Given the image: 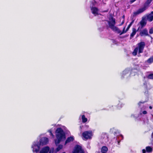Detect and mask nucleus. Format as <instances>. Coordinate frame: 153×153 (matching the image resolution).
I'll use <instances>...</instances> for the list:
<instances>
[{
  "mask_svg": "<svg viewBox=\"0 0 153 153\" xmlns=\"http://www.w3.org/2000/svg\"><path fill=\"white\" fill-rule=\"evenodd\" d=\"M108 24L109 27L110 28L114 31L118 33H120V35L126 33L128 31L126 30H126H125V27H124L122 32L121 33L120 30L117 27L114 26L115 24V20L113 18H111L110 19L109 21H108Z\"/></svg>",
  "mask_w": 153,
  "mask_h": 153,
  "instance_id": "f257e3e1",
  "label": "nucleus"
},
{
  "mask_svg": "<svg viewBox=\"0 0 153 153\" xmlns=\"http://www.w3.org/2000/svg\"><path fill=\"white\" fill-rule=\"evenodd\" d=\"M56 140H55L56 145L58 144L62 139L65 138V135L63 130L60 128H58L56 131Z\"/></svg>",
  "mask_w": 153,
  "mask_h": 153,
  "instance_id": "f03ea898",
  "label": "nucleus"
},
{
  "mask_svg": "<svg viewBox=\"0 0 153 153\" xmlns=\"http://www.w3.org/2000/svg\"><path fill=\"white\" fill-rule=\"evenodd\" d=\"M145 45L144 42H141L137 44V47L134 49L132 54L134 56H136L138 53L139 54L142 53L143 52L144 48Z\"/></svg>",
  "mask_w": 153,
  "mask_h": 153,
  "instance_id": "7ed1b4c3",
  "label": "nucleus"
},
{
  "mask_svg": "<svg viewBox=\"0 0 153 153\" xmlns=\"http://www.w3.org/2000/svg\"><path fill=\"white\" fill-rule=\"evenodd\" d=\"M40 146V144L38 141H34L31 146L33 152L38 153L39 151Z\"/></svg>",
  "mask_w": 153,
  "mask_h": 153,
  "instance_id": "20e7f679",
  "label": "nucleus"
},
{
  "mask_svg": "<svg viewBox=\"0 0 153 153\" xmlns=\"http://www.w3.org/2000/svg\"><path fill=\"white\" fill-rule=\"evenodd\" d=\"M145 102H140L138 103V105L140 107L142 106V107L140 108V111L139 116H142L143 115H145L147 114V111L145 110L146 109L147 107L145 105H143V104Z\"/></svg>",
  "mask_w": 153,
  "mask_h": 153,
  "instance_id": "39448f33",
  "label": "nucleus"
},
{
  "mask_svg": "<svg viewBox=\"0 0 153 153\" xmlns=\"http://www.w3.org/2000/svg\"><path fill=\"white\" fill-rule=\"evenodd\" d=\"M82 136L84 140H87L91 138L93 133L91 131H85L82 133Z\"/></svg>",
  "mask_w": 153,
  "mask_h": 153,
  "instance_id": "423d86ee",
  "label": "nucleus"
},
{
  "mask_svg": "<svg viewBox=\"0 0 153 153\" xmlns=\"http://www.w3.org/2000/svg\"><path fill=\"white\" fill-rule=\"evenodd\" d=\"M54 149L52 148L50 150V148L48 146H46L42 148L39 151V153H48L49 151V153H53Z\"/></svg>",
  "mask_w": 153,
  "mask_h": 153,
  "instance_id": "0eeeda50",
  "label": "nucleus"
},
{
  "mask_svg": "<svg viewBox=\"0 0 153 153\" xmlns=\"http://www.w3.org/2000/svg\"><path fill=\"white\" fill-rule=\"evenodd\" d=\"M73 153H84L82 147L78 145H76L73 151Z\"/></svg>",
  "mask_w": 153,
  "mask_h": 153,
  "instance_id": "6e6552de",
  "label": "nucleus"
},
{
  "mask_svg": "<svg viewBox=\"0 0 153 153\" xmlns=\"http://www.w3.org/2000/svg\"><path fill=\"white\" fill-rule=\"evenodd\" d=\"M147 6H146V5H144L143 7H141L137 11L134 12V15L136 16L142 13L147 9Z\"/></svg>",
  "mask_w": 153,
  "mask_h": 153,
  "instance_id": "1a4fd4ad",
  "label": "nucleus"
},
{
  "mask_svg": "<svg viewBox=\"0 0 153 153\" xmlns=\"http://www.w3.org/2000/svg\"><path fill=\"white\" fill-rule=\"evenodd\" d=\"M100 140L102 143H106L108 141V139L106 134L102 133L101 135Z\"/></svg>",
  "mask_w": 153,
  "mask_h": 153,
  "instance_id": "9d476101",
  "label": "nucleus"
},
{
  "mask_svg": "<svg viewBox=\"0 0 153 153\" xmlns=\"http://www.w3.org/2000/svg\"><path fill=\"white\" fill-rule=\"evenodd\" d=\"M140 34L141 36H148L149 35L148 30L146 28H144L140 31Z\"/></svg>",
  "mask_w": 153,
  "mask_h": 153,
  "instance_id": "9b49d317",
  "label": "nucleus"
},
{
  "mask_svg": "<svg viewBox=\"0 0 153 153\" xmlns=\"http://www.w3.org/2000/svg\"><path fill=\"white\" fill-rule=\"evenodd\" d=\"M48 142V139L46 137H43L40 140L39 143L41 145H46Z\"/></svg>",
  "mask_w": 153,
  "mask_h": 153,
  "instance_id": "f8f14e48",
  "label": "nucleus"
},
{
  "mask_svg": "<svg viewBox=\"0 0 153 153\" xmlns=\"http://www.w3.org/2000/svg\"><path fill=\"white\" fill-rule=\"evenodd\" d=\"M130 73V72L128 69H126L123 71L122 73V76L127 78L129 76Z\"/></svg>",
  "mask_w": 153,
  "mask_h": 153,
  "instance_id": "ddd939ff",
  "label": "nucleus"
},
{
  "mask_svg": "<svg viewBox=\"0 0 153 153\" xmlns=\"http://www.w3.org/2000/svg\"><path fill=\"white\" fill-rule=\"evenodd\" d=\"M146 19H147L150 22L152 21L153 20V11H152L149 15L144 17Z\"/></svg>",
  "mask_w": 153,
  "mask_h": 153,
  "instance_id": "4468645a",
  "label": "nucleus"
},
{
  "mask_svg": "<svg viewBox=\"0 0 153 153\" xmlns=\"http://www.w3.org/2000/svg\"><path fill=\"white\" fill-rule=\"evenodd\" d=\"M91 10L92 13L95 16L98 15V10L97 8L95 7H92L91 8Z\"/></svg>",
  "mask_w": 153,
  "mask_h": 153,
  "instance_id": "2eb2a0df",
  "label": "nucleus"
},
{
  "mask_svg": "<svg viewBox=\"0 0 153 153\" xmlns=\"http://www.w3.org/2000/svg\"><path fill=\"white\" fill-rule=\"evenodd\" d=\"M146 19L145 18H143L142 20L140 22V24L141 26V27L142 28L145 26L146 24Z\"/></svg>",
  "mask_w": 153,
  "mask_h": 153,
  "instance_id": "dca6fc26",
  "label": "nucleus"
},
{
  "mask_svg": "<svg viewBox=\"0 0 153 153\" xmlns=\"http://www.w3.org/2000/svg\"><path fill=\"white\" fill-rule=\"evenodd\" d=\"M74 140V137L73 136H71L67 138L65 142V144L68 143Z\"/></svg>",
  "mask_w": 153,
  "mask_h": 153,
  "instance_id": "f3484780",
  "label": "nucleus"
},
{
  "mask_svg": "<svg viewBox=\"0 0 153 153\" xmlns=\"http://www.w3.org/2000/svg\"><path fill=\"white\" fill-rule=\"evenodd\" d=\"M132 32L131 34L130 35V38L131 39L133 36H134V35L136 34L137 32V30L135 28H133L132 29Z\"/></svg>",
  "mask_w": 153,
  "mask_h": 153,
  "instance_id": "a211bd4d",
  "label": "nucleus"
},
{
  "mask_svg": "<svg viewBox=\"0 0 153 153\" xmlns=\"http://www.w3.org/2000/svg\"><path fill=\"white\" fill-rule=\"evenodd\" d=\"M107 150L108 148L106 147L103 146L101 149V151L102 153H106Z\"/></svg>",
  "mask_w": 153,
  "mask_h": 153,
  "instance_id": "6ab92c4d",
  "label": "nucleus"
},
{
  "mask_svg": "<svg viewBox=\"0 0 153 153\" xmlns=\"http://www.w3.org/2000/svg\"><path fill=\"white\" fill-rule=\"evenodd\" d=\"M146 62L149 64H151L153 62V56L151 57L149 59L146 61Z\"/></svg>",
  "mask_w": 153,
  "mask_h": 153,
  "instance_id": "aec40b11",
  "label": "nucleus"
},
{
  "mask_svg": "<svg viewBox=\"0 0 153 153\" xmlns=\"http://www.w3.org/2000/svg\"><path fill=\"white\" fill-rule=\"evenodd\" d=\"M82 122L84 123L86 122L87 121V119L86 118L84 115H82Z\"/></svg>",
  "mask_w": 153,
  "mask_h": 153,
  "instance_id": "412c9836",
  "label": "nucleus"
},
{
  "mask_svg": "<svg viewBox=\"0 0 153 153\" xmlns=\"http://www.w3.org/2000/svg\"><path fill=\"white\" fill-rule=\"evenodd\" d=\"M146 151L147 152H151L152 151V149L150 146H147L146 147Z\"/></svg>",
  "mask_w": 153,
  "mask_h": 153,
  "instance_id": "4be33fe9",
  "label": "nucleus"
},
{
  "mask_svg": "<svg viewBox=\"0 0 153 153\" xmlns=\"http://www.w3.org/2000/svg\"><path fill=\"white\" fill-rule=\"evenodd\" d=\"M63 146L62 145H59L55 150L56 152H57L62 149Z\"/></svg>",
  "mask_w": 153,
  "mask_h": 153,
  "instance_id": "5701e85b",
  "label": "nucleus"
},
{
  "mask_svg": "<svg viewBox=\"0 0 153 153\" xmlns=\"http://www.w3.org/2000/svg\"><path fill=\"white\" fill-rule=\"evenodd\" d=\"M152 0H147V1L145 3V5H146V6L148 5L149 4H150Z\"/></svg>",
  "mask_w": 153,
  "mask_h": 153,
  "instance_id": "b1692460",
  "label": "nucleus"
},
{
  "mask_svg": "<svg viewBox=\"0 0 153 153\" xmlns=\"http://www.w3.org/2000/svg\"><path fill=\"white\" fill-rule=\"evenodd\" d=\"M148 78L150 79H153V74H151L148 76Z\"/></svg>",
  "mask_w": 153,
  "mask_h": 153,
  "instance_id": "393cba45",
  "label": "nucleus"
},
{
  "mask_svg": "<svg viewBox=\"0 0 153 153\" xmlns=\"http://www.w3.org/2000/svg\"><path fill=\"white\" fill-rule=\"evenodd\" d=\"M144 87L146 89H148L149 88H148V86H149V85H150L149 84H147V83H146V84L145 83L144 84Z\"/></svg>",
  "mask_w": 153,
  "mask_h": 153,
  "instance_id": "a878e982",
  "label": "nucleus"
},
{
  "mask_svg": "<svg viewBox=\"0 0 153 153\" xmlns=\"http://www.w3.org/2000/svg\"><path fill=\"white\" fill-rule=\"evenodd\" d=\"M133 22L132 21L130 23V24L128 25V27H127V28L126 29V30H128V29L130 28V27H131V25H132V24L133 23Z\"/></svg>",
  "mask_w": 153,
  "mask_h": 153,
  "instance_id": "bb28decb",
  "label": "nucleus"
},
{
  "mask_svg": "<svg viewBox=\"0 0 153 153\" xmlns=\"http://www.w3.org/2000/svg\"><path fill=\"white\" fill-rule=\"evenodd\" d=\"M149 33L150 34H152L153 33V28H152L149 29Z\"/></svg>",
  "mask_w": 153,
  "mask_h": 153,
  "instance_id": "cd10ccee",
  "label": "nucleus"
},
{
  "mask_svg": "<svg viewBox=\"0 0 153 153\" xmlns=\"http://www.w3.org/2000/svg\"><path fill=\"white\" fill-rule=\"evenodd\" d=\"M48 132L50 133V135H51L52 136V137H53V136H54V135H53L52 134V131L51 130V129H50V130H49L48 131Z\"/></svg>",
  "mask_w": 153,
  "mask_h": 153,
  "instance_id": "c85d7f7f",
  "label": "nucleus"
},
{
  "mask_svg": "<svg viewBox=\"0 0 153 153\" xmlns=\"http://www.w3.org/2000/svg\"><path fill=\"white\" fill-rule=\"evenodd\" d=\"M123 104L120 103L118 104V107H122L123 106Z\"/></svg>",
  "mask_w": 153,
  "mask_h": 153,
  "instance_id": "c756f323",
  "label": "nucleus"
},
{
  "mask_svg": "<svg viewBox=\"0 0 153 153\" xmlns=\"http://www.w3.org/2000/svg\"><path fill=\"white\" fill-rule=\"evenodd\" d=\"M123 21L122 22V25L124 23V19H125V16L124 15L123 16Z\"/></svg>",
  "mask_w": 153,
  "mask_h": 153,
  "instance_id": "7c9ffc66",
  "label": "nucleus"
},
{
  "mask_svg": "<svg viewBox=\"0 0 153 153\" xmlns=\"http://www.w3.org/2000/svg\"><path fill=\"white\" fill-rule=\"evenodd\" d=\"M131 117L135 118H137L135 116V115L133 114H132L131 115Z\"/></svg>",
  "mask_w": 153,
  "mask_h": 153,
  "instance_id": "2f4dec72",
  "label": "nucleus"
},
{
  "mask_svg": "<svg viewBox=\"0 0 153 153\" xmlns=\"http://www.w3.org/2000/svg\"><path fill=\"white\" fill-rule=\"evenodd\" d=\"M143 153H146V151L145 149H143L142 150Z\"/></svg>",
  "mask_w": 153,
  "mask_h": 153,
  "instance_id": "473e14b6",
  "label": "nucleus"
},
{
  "mask_svg": "<svg viewBox=\"0 0 153 153\" xmlns=\"http://www.w3.org/2000/svg\"><path fill=\"white\" fill-rule=\"evenodd\" d=\"M136 0H131L130 2H131V3H133V2H134V1H135Z\"/></svg>",
  "mask_w": 153,
  "mask_h": 153,
  "instance_id": "72a5a7b5",
  "label": "nucleus"
},
{
  "mask_svg": "<svg viewBox=\"0 0 153 153\" xmlns=\"http://www.w3.org/2000/svg\"><path fill=\"white\" fill-rule=\"evenodd\" d=\"M120 137L122 138V139H123V136L122 135H120Z\"/></svg>",
  "mask_w": 153,
  "mask_h": 153,
  "instance_id": "f704fd0d",
  "label": "nucleus"
},
{
  "mask_svg": "<svg viewBox=\"0 0 153 153\" xmlns=\"http://www.w3.org/2000/svg\"><path fill=\"white\" fill-rule=\"evenodd\" d=\"M149 108L150 109H152V107L151 106H150Z\"/></svg>",
  "mask_w": 153,
  "mask_h": 153,
  "instance_id": "c9c22d12",
  "label": "nucleus"
},
{
  "mask_svg": "<svg viewBox=\"0 0 153 153\" xmlns=\"http://www.w3.org/2000/svg\"><path fill=\"white\" fill-rule=\"evenodd\" d=\"M120 141H118V144H119V143H120Z\"/></svg>",
  "mask_w": 153,
  "mask_h": 153,
  "instance_id": "e433bc0d",
  "label": "nucleus"
},
{
  "mask_svg": "<svg viewBox=\"0 0 153 153\" xmlns=\"http://www.w3.org/2000/svg\"><path fill=\"white\" fill-rule=\"evenodd\" d=\"M65 153V152H63V153Z\"/></svg>",
  "mask_w": 153,
  "mask_h": 153,
  "instance_id": "4c0bfd02",
  "label": "nucleus"
}]
</instances>
